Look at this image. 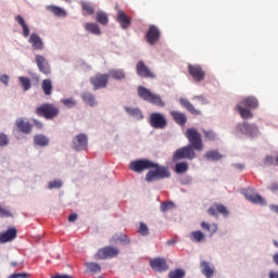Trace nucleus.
<instances>
[{
	"label": "nucleus",
	"instance_id": "nucleus-1",
	"mask_svg": "<svg viewBox=\"0 0 278 278\" xmlns=\"http://www.w3.org/2000/svg\"><path fill=\"white\" fill-rule=\"evenodd\" d=\"M152 168L146 174V181H160L162 179H168L170 177V170L166 166H162L153 162Z\"/></svg>",
	"mask_w": 278,
	"mask_h": 278
},
{
	"label": "nucleus",
	"instance_id": "nucleus-2",
	"mask_svg": "<svg viewBox=\"0 0 278 278\" xmlns=\"http://www.w3.org/2000/svg\"><path fill=\"white\" fill-rule=\"evenodd\" d=\"M137 92L138 97H140V99H142L143 101H147L152 105H157V108H164V101H162V97L152 93L146 87L139 86Z\"/></svg>",
	"mask_w": 278,
	"mask_h": 278
},
{
	"label": "nucleus",
	"instance_id": "nucleus-3",
	"mask_svg": "<svg viewBox=\"0 0 278 278\" xmlns=\"http://www.w3.org/2000/svg\"><path fill=\"white\" fill-rule=\"evenodd\" d=\"M187 140L189 141V147L195 151H203V138L201 132L197 128H189L185 132Z\"/></svg>",
	"mask_w": 278,
	"mask_h": 278
},
{
	"label": "nucleus",
	"instance_id": "nucleus-4",
	"mask_svg": "<svg viewBox=\"0 0 278 278\" xmlns=\"http://www.w3.org/2000/svg\"><path fill=\"white\" fill-rule=\"evenodd\" d=\"M35 114L47 121H53L60 114V109L51 103H43L35 110Z\"/></svg>",
	"mask_w": 278,
	"mask_h": 278
},
{
	"label": "nucleus",
	"instance_id": "nucleus-5",
	"mask_svg": "<svg viewBox=\"0 0 278 278\" xmlns=\"http://www.w3.org/2000/svg\"><path fill=\"white\" fill-rule=\"evenodd\" d=\"M194 148L192 146H185L182 148L177 149L173 154V162H179V160H194L197 157V152H194Z\"/></svg>",
	"mask_w": 278,
	"mask_h": 278
},
{
	"label": "nucleus",
	"instance_id": "nucleus-6",
	"mask_svg": "<svg viewBox=\"0 0 278 278\" xmlns=\"http://www.w3.org/2000/svg\"><path fill=\"white\" fill-rule=\"evenodd\" d=\"M149 125L153 129H166V127H168V121L164 114L153 112L149 116Z\"/></svg>",
	"mask_w": 278,
	"mask_h": 278
},
{
	"label": "nucleus",
	"instance_id": "nucleus-7",
	"mask_svg": "<svg viewBox=\"0 0 278 278\" xmlns=\"http://www.w3.org/2000/svg\"><path fill=\"white\" fill-rule=\"evenodd\" d=\"M129 170L134 173H143V170H151L153 168V161L141 159L130 162Z\"/></svg>",
	"mask_w": 278,
	"mask_h": 278
},
{
	"label": "nucleus",
	"instance_id": "nucleus-8",
	"mask_svg": "<svg viewBox=\"0 0 278 278\" xmlns=\"http://www.w3.org/2000/svg\"><path fill=\"white\" fill-rule=\"evenodd\" d=\"M90 84L93 87V90H101V88H106L110 84V74L98 73L90 78Z\"/></svg>",
	"mask_w": 278,
	"mask_h": 278
},
{
	"label": "nucleus",
	"instance_id": "nucleus-9",
	"mask_svg": "<svg viewBox=\"0 0 278 278\" xmlns=\"http://www.w3.org/2000/svg\"><path fill=\"white\" fill-rule=\"evenodd\" d=\"M188 73L194 81H205V70L199 64H188Z\"/></svg>",
	"mask_w": 278,
	"mask_h": 278
},
{
	"label": "nucleus",
	"instance_id": "nucleus-10",
	"mask_svg": "<svg viewBox=\"0 0 278 278\" xmlns=\"http://www.w3.org/2000/svg\"><path fill=\"white\" fill-rule=\"evenodd\" d=\"M136 73L143 79H155V73L144 64V61H139L136 65Z\"/></svg>",
	"mask_w": 278,
	"mask_h": 278
},
{
	"label": "nucleus",
	"instance_id": "nucleus-11",
	"mask_svg": "<svg viewBox=\"0 0 278 278\" xmlns=\"http://www.w3.org/2000/svg\"><path fill=\"white\" fill-rule=\"evenodd\" d=\"M119 251L114 247H105L98 250L96 254V260H110L112 257H116Z\"/></svg>",
	"mask_w": 278,
	"mask_h": 278
},
{
	"label": "nucleus",
	"instance_id": "nucleus-12",
	"mask_svg": "<svg viewBox=\"0 0 278 278\" xmlns=\"http://www.w3.org/2000/svg\"><path fill=\"white\" fill-rule=\"evenodd\" d=\"M162 36V33L160 31V28L155 25H150L149 29L146 34V40L148 45H157L160 42V37Z\"/></svg>",
	"mask_w": 278,
	"mask_h": 278
},
{
	"label": "nucleus",
	"instance_id": "nucleus-13",
	"mask_svg": "<svg viewBox=\"0 0 278 278\" xmlns=\"http://www.w3.org/2000/svg\"><path fill=\"white\" fill-rule=\"evenodd\" d=\"M150 267L154 273H166L168 270V263L164 257H156L150 261Z\"/></svg>",
	"mask_w": 278,
	"mask_h": 278
},
{
	"label": "nucleus",
	"instance_id": "nucleus-14",
	"mask_svg": "<svg viewBox=\"0 0 278 278\" xmlns=\"http://www.w3.org/2000/svg\"><path fill=\"white\" fill-rule=\"evenodd\" d=\"M72 147L75 151H84L88 147V136L86 134H79L74 137Z\"/></svg>",
	"mask_w": 278,
	"mask_h": 278
},
{
	"label": "nucleus",
	"instance_id": "nucleus-15",
	"mask_svg": "<svg viewBox=\"0 0 278 278\" xmlns=\"http://www.w3.org/2000/svg\"><path fill=\"white\" fill-rule=\"evenodd\" d=\"M207 214L210 216H214L215 218H218V214H223L225 218L229 216V211L227 210V206L220 203H215L214 206H210L207 210Z\"/></svg>",
	"mask_w": 278,
	"mask_h": 278
},
{
	"label": "nucleus",
	"instance_id": "nucleus-16",
	"mask_svg": "<svg viewBox=\"0 0 278 278\" xmlns=\"http://www.w3.org/2000/svg\"><path fill=\"white\" fill-rule=\"evenodd\" d=\"M35 62L40 71V73H43V75H51V65H49V61L40 54H37L35 56Z\"/></svg>",
	"mask_w": 278,
	"mask_h": 278
},
{
	"label": "nucleus",
	"instance_id": "nucleus-17",
	"mask_svg": "<svg viewBox=\"0 0 278 278\" xmlns=\"http://www.w3.org/2000/svg\"><path fill=\"white\" fill-rule=\"evenodd\" d=\"M237 127L244 136H257L260 131V128H257L255 124L243 123L239 124Z\"/></svg>",
	"mask_w": 278,
	"mask_h": 278
},
{
	"label": "nucleus",
	"instance_id": "nucleus-18",
	"mask_svg": "<svg viewBox=\"0 0 278 278\" xmlns=\"http://www.w3.org/2000/svg\"><path fill=\"white\" fill-rule=\"evenodd\" d=\"M243 197H245V199L250 201V203H255L256 205H266V200L257 193H253L247 190L243 191Z\"/></svg>",
	"mask_w": 278,
	"mask_h": 278
},
{
	"label": "nucleus",
	"instance_id": "nucleus-19",
	"mask_svg": "<svg viewBox=\"0 0 278 278\" xmlns=\"http://www.w3.org/2000/svg\"><path fill=\"white\" fill-rule=\"evenodd\" d=\"M29 45H31L35 51H42L45 49V42H42V38L36 33L31 34L28 39Z\"/></svg>",
	"mask_w": 278,
	"mask_h": 278
},
{
	"label": "nucleus",
	"instance_id": "nucleus-20",
	"mask_svg": "<svg viewBox=\"0 0 278 278\" xmlns=\"http://www.w3.org/2000/svg\"><path fill=\"white\" fill-rule=\"evenodd\" d=\"M16 228H9L7 231L0 233V244H5L7 242L16 240Z\"/></svg>",
	"mask_w": 278,
	"mask_h": 278
},
{
	"label": "nucleus",
	"instance_id": "nucleus-21",
	"mask_svg": "<svg viewBox=\"0 0 278 278\" xmlns=\"http://www.w3.org/2000/svg\"><path fill=\"white\" fill-rule=\"evenodd\" d=\"M117 23H119L122 29H129L131 26V17L127 16V13L124 11H118L117 12V17H116Z\"/></svg>",
	"mask_w": 278,
	"mask_h": 278
},
{
	"label": "nucleus",
	"instance_id": "nucleus-22",
	"mask_svg": "<svg viewBox=\"0 0 278 278\" xmlns=\"http://www.w3.org/2000/svg\"><path fill=\"white\" fill-rule=\"evenodd\" d=\"M172 118L175 121L177 125H180V127H184L186 123H188V116L185 115V113L179 111H170L169 112Z\"/></svg>",
	"mask_w": 278,
	"mask_h": 278
},
{
	"label": "nucleus",
	"instance_id": "nucleus-23",
	"mask_svg": "<svg viewBox=\"0 0 278 278\" xmlns=\"http://www.w3.org/2000/svg\"><path fill=\"white\" fill-rule=\"evenodd\" d=\"M179 103L182 108H185V110H187V112H189L190 114H192L193 116H200L201 111L197 110L194 108V105H192V103H190V101L180 98L179 99Z\"/></svg>",
	"mask_w": 278,
	"mask_h": 278
},
{
	"label": "nucleus",
	"instance_id": "nucleus-24",
	"mask_svg": "<svg viewBox=\"0 0 278 278\" xmlns=\"http://www.w3.org/2000/svg\"><path fill=\"white\" fill-rule=\"evenodd\" d=\"M241 105L249 108V110H257L260 108V101L255 97H248L242 99Z\"/></svg>",
	"mask_w": 278,
	"mask_h": 278
},
{
	"label": "nucleus",
	"instance_id": "nucleus-25",
	"mask_svg": "<svg viewBox=\"0 0 278 278\" xmlns=\"http://www.w3.org/2000/svg\"><path fill=\"white\" fill-rule=\"evenodd\" d=\"M16 127L22 134H31V125L29 122H25L23 118L16 119Z\"/></svg>",
	"mask_w": 278,
	"mask_h": 278
},
{
	"label": "nucleus",
	"instance_id": "nucleus-26",
	"mask_svg": "<svg viewBox=\"0 0 278 278\" xmlns=\"http://www.w3.org/2000/svg\"><path fill=\"white\" fill-rule=\"evenodd\" d=\"M125 112L129 114V116H132V118H136L137 121H142V118H144V115L142 114V111L139 108L126 106Z\"/></svg>",
	"mask_w": 278,
	"mask_h": 278
},
{
	"label": "nucleus",
	"instance_id": "nucleus-27",
	"mask_svg": "<svg viewBox=\"0 0 278 278\" xmlns=\"http://www.w3.org/2000/svg\"><path fill=\"white\" fill-rule=\"evenodd\" d=\"M200 268H201L202 275H204V277H206V278L214 277V269L212 268V266H210V262L202 261L200 263Z\"/></svg>",
	"mask_w": 278,
	"mask_h": 278
},
{
	"label": "nucleus",
	"instance_id": "nucleus-28",
	"mask_svg": "<svg viewBox=\"0 0 278 278\" xmlns=\"http://www.w3.org/2000/svg\"><path fill=\"white\" fill-rule=\"evenodd\" d=\"M47 10L48 12H51L52 14H54V16H59V17L66 16V11L58 5H48Z\"/></svg>",
	"mask_w": 278,
	"mask_h": 278
},
{
	"label": "nucleus",
	"instance_id": "nucleus-29",
	"mask_svg": "<svg viewBox=\"0 0 278 278\" xmlns=\"http://www.w3.org/2000/svg\"><path fill=\"white\" fill-rule=\"evenodd\" d=\"M236 110L241 118H253V113L249 109L243 108L241 104H237Z\"/></svg>",
	"mask_w": 278,
	"mask_h": 278
},
{
	"label": "nucleus",
	"instance_id": "nucleus-30",
	"mask_svg": "<svg viewBox=\"0 0 278 278\" xmlns=\"http://www.w3.org/2000/svg\"><path fill=\"white\" fill-rule=\"evenodd\" d=\"M189 168L190 165L188 164V162L184 161L176 163L174 170L175 173H177V175H184V173H188Z\"/></svg>",
	"mask_w": 278,
	"mask_h": 278
},
{
	"label": "nucleus",
	"instance_id": "nucleus-31",
	"mask_svg": "<svg viewBox=\"0 0 278 278\" xmlns=\"http://www.w3.org/2000/svg\"><path fill=\"white\" fill-rule=\"evenodd\" d=\"M113 242L121 243V244H129L131 242V239L127 237L125 233H117L112 237Z\"/></svg>",
	"mask_w": 278,
	"mask_h": 278
},
{
	"label": "nucleus",
	"instance_id": "nucleus-32",
	"mask_svg": "<svg viewBox=\"0 0 278 278\" xmlns=\"http://www.w3.org/2000/svg\"><path fill=\"white\" fill-rule=\"evenodd\" d=\"M81 99L87 103V105H90V108H94V105H97V100L94 98V94H92L91 92L83 93Z\"/></svg>",
	"mask_w": 278,
	"mask_h": 278
},
{
	"label": "nucleus",
	"instance_id": "nucleus-33",
	"mask_svg": "<svg viewBox=\"0 0 278 278\" xmlns=\"http://www.w3.org/2000/svg\"><path fill=\"white\" fill-rule=\"evenodd\" d=\"M201 227L202 229H204V231H208L210 236H214V233L218 231V225L216 224H208L207 222H202Z\"/></svg>",
	"mask_w": 278,
	"mask_h": 278
},
{
	"label": "nucleus",
	"instance_id": "nucleus-34",
	"mask_svg": "<svg viewBox=\"0 0 278 278\" xmlns=\"http://www.w3.org/2000/svg\"><path fill=\"white\" fill-rule=\"evenodd\" d=\"M15 21L21 25L24 38H27L29 36V26H27L25 23V18H23L21 15H17L15 16Z\"/></svg>",
	"mask_w": 278,
	"mask_h": 278
},
{
	"label": "nucleus",
	"instance_id": "nucleus-35",
	"mask_svg": "<svg viewBox=\"0 0 278 278\" xmlns=\"http://www.w3.org/2000/svg\"><path fill=\"white\" fill-rule=\"evenodd\" d=\"M41 89L43 90V93L46 96H51V92H53V84L51 83V79H45L41 83Z\"/></svg>",
	"mask_w": 278,
	"mask_h": 278
},
{
	"label": "nucleus",
	"instance_id": "nucleus-36",
	"mask_svg": "<svg viewBox=\"0 0 278 278\" xmlns=\"http://www.w3.org/2000/svg\"><path fill=\"white\" fill-rule=\"evenodd\" d=\"M85 29L90 34H94L96 36H101V29L99 28V24L86 23Z\"/></svg>",
	"mask_w": 278,
	"mask_h": 278
},
{
	"label": "nucleus",
	"instance_id": "nucleus-37",
	"mask_svg": "<svg viewBox=\"0 0 278 278\" xmlns=\"http://www.w3.org/2000/svg\"><path fill=\"white\" fill-rule=\"evenodd\" d=\"M191 242H203L205 240V233L201 230H195L190 233Z\"/></svg>",
	"mask_w": 278,
	"mask_h": 278
},
{
	"label": "nucleus",
	"instance_id": "nucleus-38",
	"mask_svg": "<svg viewBox=\"0 0 278 278\" xmlns=\"http://www.w3.org/2000/svg\"><path fill=\"white\" fill-rule=\"evenodd\" d=\"M96 21L97 23H100V25H108V23H110V17L108 16V14L103 11H99L96 14Z\"/></svg>",
	"mask_w": 278,
	"mask_h": 278
},
{
	"label": "nucleus",
	"instance_id": "nucleus-39",
	"mask_svg": "<svg viewBox=\"0 0 278 278\" xmlns=\"http://www.w3.org/2000/svg\"><path fill=\"white\" fill-rule=\"evenodd\" d=\"M204 157H206V160H211L212 162H218V160H223V156L216 150H211V151L206 152L204 154Z\"/></svg>",
	"mask_w": 278,
	"mask_h": 278
},
{
	"label": "nucleus",
	"instance_id": "nucleus-40",
	"mask_svg": "<svg viewBox=\"0 0 278 278\" xmlns=\"http://www.w3.org/2000/svg\"><path fill=\"white\" fill-rule=\"evenodd\" d=\"M112 77L113 79H125V71L123 70H110L109 78Z\"/></svg>",
	"mask_w": 278,
	"mask_h": 278
},
{
	"label": "nucleus",
	"instance_id": "nucleus-41",
	"mask_svg": "<svg viewBox=\"0 0 278 278\" xmlns=\"http://www.w3.org/2000/svg\"><path fill=\"white\" fill-rule=\"evenodd\" d=\"M35 144L38 147H47L49 144V139L45 135H36L34 138Z\"/></svg>",
	"mask_w": 278,
	"mask_h": 278
},
{
	"label": "nucleus",
	"instance_id": "nucleus-42",
	"mask_svg": "<svg viewBox=\"0 0 278 278\" xmlns=\"http://www.w3.org/2000/svg\"><path fill=\"white\" fill-rule=\"evenodd\" d=\"M264 166H277L278 165V155L273 156V155H267L263 160Z\"/></svg>",
	"mask_w": 278,
	"mask_h": 278
},
{
	"label": "nucleus",
	"instance_id": "nucleus-43",
	"mask_svg": "<svg viewBox=\"0 0 278 278\" xmlns=\"http://www.w3.org/2000/svg\"><path fill=\"white\" fill-rule=\"evenodd\" d=\"M186 277V270L181 268H176L174 270H170L168 274V278H185Z\"/></svg>",
	"mask_w": 278,
	"mask_h": 278
},
{
	"label": "nucleus",
	"instance_id": "nucleus-44",
	"mask_svg": "<svg viewBox=\"0 0 278 278\" xmlns=\"http://www.w3.org/2000/svg\"><path fill=\"white\" fill-rule=\"evenodd\" d=\"M80 5L86 14H89L90 16L91 14H94V7H92L90 2H81Z\"/></svg>",
	"mask_w": 278,
	"mask_h": 278
},
{
	"label": "nucleus",
	"instance_id": "nucleus-45",
	"mask_svg": "<svg viewBox=\"0 0 278 278\" xmlns=\"http://www.w3.org/2000/svg\"><path fill=\"white\" fill-rule=\"evenodd\" d=\"M86 267L90 273H101V265L98 263H86Z\"/></svg>",
	"mask_w": 278,
	"mask_h": 278
},
{
	"label": "nucleus",
	"instance_id": "nucleus-46",
	"mask_svg": "<svg viewBox=\"0 0 278 278\" xmlns=\"http://www.w3.org/2000/svg\"><path fill=\"white\" fill-rule=\"evenodd\" d=\"M18 79L24 90H29V88H31V80H29V78L21 76Z\"/></svg>",
	"mask_w": 278,
	"mask_h": 278
},
{
	"label": "nucleus",
	"instance_id": "nucleus-47",
	"mask_svg": "<svg viewBox=\"0 0 278 278\" xmlns=\"http://www.w3.org/2000/svg\"><path fill=\"white\" fill-rule=\"evenodd\" d=\"M61 103H63L65 108H75V105H77V101L73 98L62 99Z\"/></svg>",
	"mask_w": 278,
	"mask_h": 278
},
{
	"label": "nucleus",
	"instance_id": "nucleus-48",
	"mask_svg": "<svg viewBox=\"0 0 278 278\" xmlns=\"http://www.w3.org/2000/svg\"><path fill=\"white\" fill-rule=\"evenodd\" d=\"M205 140L214 141L216 140V132L213 130H203Z\"/></svg>",
	"mask_w": 278,
	"mask_h": 278
},
{
	"label": "nucleus",
	"instance_id": "nucleus-49",
	"mask_svg": "<svg viewBox=\"0 0 278 278\" xmlns=\"http://www.w3.org/2000/svg\"><path fill=\"white\" fill-rule=\"evenodd\" d=\"M13 216L12 212L0 205V218H12Z\"/></svg>",
	"mask_w": 278,
	"mask_h": 278
},
{
	"label": "nucleus",
	"instance_id": "nucleus-50",
	"mask_svg": "<svg viewBox=\"0 0 278 278\" xmlns=\"http://www.w3.org/2000/svg\"><path fill=\"white\" fill-rule=\"evenodd\" d=\"M175 207V203L173 202H163L161 204V212H168Z\"/></svg>",
	"mask_w": 278,
	"mask_h": 278
},
{
	"label": "nucleus",
	"instance_id": "nucleus-51",
	"mask_svg": "<svg viewBox=\"0 0 278 278\" xmlns=\"http://www.w3.org/2000/svg\"><path fill=\"white\" fill-rule=\"evenodd\" d=\"M10 144V139L8 138V135L1 132L0 134V147H8Z\"/></svg>",
	"mask_w": 278,
	"mask_h": 278
},
{
	"label": "nucleus",
	"instance_id": "nucleus-52",
	"mask_svg": "<svg viewBox=\"0 0 278 278\" xmlns=\"http://www.w3.org/2000/svg\"><path fill=\"white\" fill-rule=\"evenodd\" d=\"M139 233L140 236H149V227L147 226V224L140 223Z\"/></svg>",
	"mask_w": 278,
	"mask_h": 278
},
{
	"label": "nucleus",
	"instance_id": "nucleus-53",
	"mask_svg": "<svg viewBox=\"0 0 278 278\" xmlns=\"http://www.w3.org/2000/svg\"><path fill=\"white\" fill-rule=\"evenodd\" d=\"M192 101H200L202 105H207V98L205 96H193Z\"/></svg>",
	"mask_w": 278,
	"mask_h": 278
},
{
	"label": "nucleus",
	"instance_id": "nucleus-54",
	"mask_svg": "<svg viewBox=\"0 0 278 278\" xmlns=\"http://www.w3.org/2000/svg\"><path fill=\"white\" fill-rule=\"evenodd\" d=\"M53 188H62V181L61 180H53L49 182V189L53 190Z\"/></svg>",
	"mask_w": 278,
	"mask_h": 278
},
{
	"label": "nucleus",
	"instance_id": "nucleus-55",
	"mask_svg": "<svg viewBox=\"0 0 278 278\" xmlns=\"http://www.w3.org/2000/svg\"><path fill=\"white\" fill-rule=\"evenodd\" d=\"M29 277L27 273H21V274H11L8 278H27Z\"/></svg>",
	"mask_w": 278,
	"mask_h": 278
},
{
	"label": "nucleus",
	"instance_id": "nucleus-56",
	"mask_svg": "<svg viewBox=\"0 0 278 278\" xmlns=\"http://www.w3.org/2000/svg\"><path fill=\"white\" fill-rule=\"evenodd\" d=\"M268 189L271 192H277L278 191V184L277 182H271V185L268 187Z\"/></svg>",
	"mask_w": 278,
	"mask_h": 278
},
{
	"label": "nucleus",
	"instance_id": "nucleus-57",
	"mask_svg": "<svg viewBox=\"0 0 278 278\" xmlns=\"http://www.w3.org/2000/svg\"><path fill=\"white\" fill-rule=\"evenodd\" d=\"M0 81H2V84H5V86H8V83L10 81V77L8 75H2L0 77Z\"/></svg>",
	"mask_w": 278,
	"mask_h": 278
},
{
	"label": "nucleus",
	"instance_id": "nucleus-58",
	"mask_svg": "<svg viewBox=\"0 0 278 278\" xmlns=\"http://www.w3.org/2000/svg\"><path fill=\"white\" fill-rule=\"evenodd\" d=\"M77 220V214L73 213L68 216V222L70 223H75Z\"/></svg>",
	"mask_w": 278,
	"mask_h": 278
},
{
	"label": "nucleus",
	"instance_id": "nucleus-59",
	"mask_svg": "<svg viewBox=\"0 0 278 278\" xmlns=\"http://www.w3.org/2000/svg\"><path fill=\"white\" fill-rule=\"evenodd\" d=\"M268 277L269 278H278V271L270 270L269 274H268Z\"/></svg>",
	"mask_w": 278,
	"mask_h": 278
},
{
	"label": "nucleus",
	"instance_id": "nucleus-60",
	"mask_svg": "<svg viewBox=\"0 0 278 278\" xmlns=\"http://www.w3.org/2000/svg\"><path fill=\"white\" fill-rule=\"evenodd\" d=\"M34 125L38 127V129H42V124L39 121L34 119Z\"/></svg>",
	"mask_w": 278,
	"mask_h": 278
},
{
	"label": "nucleus",
	"instance_id": "nucleus-61",
	"mask_svg": "<svg viewBox=\"0 0 278 278\" xmlns=\"http://www.w3.org/2000/svg\"><path fill=\"white\" fill-rule=\"evenodd\" d=\"M166 244H167L168 247H173V244H177V240H175V239L168 240V241L166 242Z\"/></svg>",
	"mask_w": 278,
	"mask_h": 278
},
{
	"label": "nucleus",
	"instance_id": "nucleus-62",
	"mask_svg": "<svg viewBox=\"0 0 278 278\" xmlns=\"http://www.w3.org/2000/svg\"><path fill=\"white\" fill-rule=\"evenodd\" d=\"M273 261L276 264V266H278V253L274 254Z\"/></svg>",
	"mask_w": 278,
	"mask_h": 278
},
{
	"label": "nucleus",
	"instance_id": "nucleus-63",
	"mask_svg": "<svg viewBox=\"0 0 278 278\" xmlns=\"http://www.w3.org/2000/svg\"><path fill=\"white\" fill-rule=\"evenodd\" d=\"M270 210H271L273 212H276V214H278V205H271V206H270Z\"/></svg>",
	"mask_w": 278,
	"mask_h": 278
},
{
	"label": "nucleus",
	"instance_id": "nucleus-64",
	"mask_svg": "<svg viewBox=\"0 0 278 278\" xmlns=\"http://www.w3.org/2000/svg\"><path fill=\"white\" fill-rule=\"evenodd\" d=\"M238 168L242 169L244 168V165H238Z\"/></svg>",
	"mask_w": 278,
	"mask_h": 278
}]
</instances>
